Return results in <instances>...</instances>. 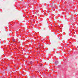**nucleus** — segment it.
Returning <instances> with one entry per match:
<instances>
[{
  "label": "nucleus",
  "mask_w": 78,
  "mask_h": 78,
  "mask_svg": "<svg viewBox=\"0 0 78 78\" xmlns=\"http://www.w3.org/2000/svg\"><path fill=\"white\" fill-rule=\"evenodd\" d=\"M30 64H32V63H33V62H32V61H31L30 62Z\"/></svg>",
  "instance_id": "obj_4"
},
{
  "label": "nucleus",
  "mask_w": 78,
  "mask_h": 78,
  "mask_svg": "<svg viewBox=\"0 0 78 78\" xmlns=\"http://www.w3.org/2000/svg\"><path fill=\"white\" fill-rule=\"evenodd\" d=\"M55 64H56V65H57V64H58V61H56V62H55Z\"/></svg>",
  "instance_id": "obj_1"
},
{
  "label": "nucleus",
  "mask_w": 78,
  "mask_h": 78,
  "mask_svg": "<svg viewBox=\"0 0 78 78\" xmlns=\"http://www.w3.org/2000/svg\"><path fill=\"white\" fill-rule=\"evenodd\" d=\"M36 2H37V1H36Z\"/></svg>",
  "instance_id": "obj_7"
},
{
  "label": "nucleus",
  "mask_w": 78,
  "mask_h": 78,
  "mask_svg": "<svg viewBox=\"0 0 78 78\" xmlns=\"http://www.w3.org/2000/svg\"><path fill=\"white\" fill-rule=\"evenodd\" d=\"M16 41V40L14 39L13 40V42H15Z\"/></svg>",
  "instance_id": "obj_3"
},
{
  "label": "nucleus",
  "mask_w": 78,
  "mask_h": 78,
  "mask_svg": "<svg viewBox=\"0 0 78 78\" xmlns=\"http://www.w3.org/2000/svg\"><path fill=\"white\" fill-rule=\"evenodd\" d=\"M51 7H52V9H53V8H55V6H53V5H52L51 6Z\"/></svg>",
  "instance_id": "obj_2"
},
{
  "label": "nucleus",
  "mask_w": 78,
  "mask_h": 78,
  "mask_svg": "<svg viewBox=\"0 0 78 78\" xmlns=\"http://www.w3.org/2000/svg\"><path fill=\"white\" fill-rule=\"evenodd\" d=\"M39 48L40 49H41V48H40V46H39Z\"/></svg>",
  "instance_id": "obj_5"
},
{
  "label": "nucleus",
  "mask_w": 78,
  "mask_h": 78,
  "mask_svg": "<svg viewBox=\"0 0 78 78\" xmlns=\"http://www.w3.org/2000/svg\"><path fill=\"white\" fill-rule=\"evenodd\" d=\"M73 25H75V24H73Z\"/></svg>",
  "instance_id": "obj_6"
}]
</instances>
